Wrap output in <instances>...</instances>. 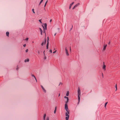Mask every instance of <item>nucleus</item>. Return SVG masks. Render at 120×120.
<instances>
[{"label":"nucleus","mask_w":120,"mask_h":120,"mask_svg":"<svg viewBox=\"0 0 120 120\" xmlns=\"http://www.w3.org/2000/svg\"><path fill=\"white\" fill-rule=\"evenodd\" d=\"M78 99L79 100V102L78 103H79V102L80 101V96L81 95V91L80 90V88L79 87H78Z\"/></svg>","instance_id":"f257e3e1"},{"label":"nucleus","mask_w":120,"mask_h":120,"mask_svg":"<svg viewBox=\"0 0 120 120\" xmlns=\"http://www.w3.org/2000/svg\"><path fill=\"white\" fill-rule=\"evenodd\" d=\"M65 50L66 53V55L68 56H69V54L68 52V49L66 47L65 48Z\"/></svg>","instance_id":"f03ea898"},{"label":"nucleus","mask_w":120,"mask_h":120,"mask_svg":"<svg viewBox=\"0 0 120 120\" xmlns=\"http://www.w3.org/2000/svg\"><path fill=\"white\" fill-rule=\"evenodd\" d=\"M49 39L48 37V40H47V44L46 45V48L47 49H48V46L49 45Z\"/></svg>","instance_id":"7ed1b4c3"},{"label":"nucleus","mask_w":120,"mask_h":120,"mask_svg":"<svg viewBox=\"0 0 120 120\" xmlns=\"http://www.w3.org/2000/svg\"><path fill=\"white\" fill-rule=\"evenodd\" d=\"M103 69L104 70V71L105 70V67L106 66L104 64V63H103Z\"/></svg>","instance_id":"20e7f679"},{"label":"nucleus","mask_w":120,"mask_h":120,"mask_svg":"<svg viewBox=\"0 0 120 120\" xmlns=\"http://www.w3.org/2000/svg\"><path fill=\"white\" fill-rule=\"evenodd\" d=\"M46 39H45V41L44 42H43L42 43H41V45L42 46H43V45L44 44H45L46 43Z\"/></svg>","instance_id":"39448f33"},{"label":"nucleus","mask_w":120,"mask_h":120,"mask_svg":"<svg viewBox=\"0 0 120 120\" xmlns=\"http://www.w3.org/2000/svg\"><path fill=\"white\" fill-rule=\"evenodd\" d=\"M107 46V45H104V48L103 49V50H105V49L106 47Z\"/></svg>","instance_id":"423d86ee"},{"label":"nucleus","mask_w":120,"mask_h":120,"mask_svg":"<svg viewBox=\"0 0 120 120\" xmlns=\"http://www.w3.org/2000/svg\"><path fill=\"white\" fill-rule=\"evenodd\" d=\"M39 30H40V32L41 33V35H42V32H43L42 30V29H41L40 28H39Z\"/></svg>","instance_id":"0eeeda50"},{"label":"nucleus","mask_w":120,"mask_h":120,"mask_svg":"<svg viewBox=\"0 0 120 120\" xmlns=\"http://www.w3.org/2000/svg\"><path fill=\"white\" fill-rule=\"evenodd\" d=\"M68 108V105L66 104H65V109Z\"/></svg>","instance_id":"6e6552de"},{"label":"nucleus","mask_w":120,"mask_h":120,"mask_svg":"<svg viewBox=\"0 0 120 120\" xmlns=\"http://www.w3.org/2000/svg\"><path fill=\"white\" fill-rule=\"evenodd\" d=\"M74 3V2H73L71 4H70V6H69V9H70L71 8L72 5Z\"/></svg>","instance_id":"1a4fd4ad"},{"label":"nucleus","mask_w":120,"mask_h":120,"mask_svg":"<svg viewBox=\"0 0 120 120\" xmlns=\"http://www.w3.org/2000/svg\"><path fill=\"white\" fill-rule=\"evenodd\" d=\"M69 114V112H66L65 113V115L66 116H69V115H68Z\"/></svg>","instance_id":"9d476101"},{"label":"nucleus","mask_w":120,"mask_h":120,"mask_svg":"<svg viewBox=\"0 0 120 120\" xmlns=\"http://www.w3.org/2000/svg\"><path fill=\"white\" fill-rule=\"evenodd\" d=\"M80 4L79 3H78L76 4L75 5V7L76 8L78 6H79V5Z\"/></svg>","instance_id":"9b49d317"},{"label":"nucleus","mask_w":120,"mask_h":120,"mask_svg":"<svg viewBox=\"0 0 120 120\" xmlns=\"http://www.w3.org/2000/svg\"><path fill=\"white\" fill-rule=\"evenodd\" d=\"M44 26L45 27V30H46L47 29V24L46 23H45L44 24Z\"/></svg>","instance_id":"f8f14e48"},{"label":"nucleus","mask_w":120,"mask_h":120,"mask_svg":"<svg viewBox=\"0 0 120 120\" xmlns=\"http://www.w3.org/2000/svg\"><path fill=\"white\" fill-rule=\"evenodd\" d=\"M69 91H67V94H66V96H68L69 94Z\"/></svg>","instance_id":"ddd939ff"},{"label":"nucleus","mask_w":120,"mask_h":120,"mask_svg":"<svg viewBox=\"0 0 120 120\" xmlns=\"http://www.w3.org/2000/svg\"><path fill=\"white\" fill-rule=\"evenodd\" d=\"M46 116V114H45L43 116V120H45V118Z\"/></svg>","instance_id":"4468645a"},{"label":"nucleus","mask_w":120,"mask_h":120,"mask_svg":"<svg viewBox=\"0 0 120 120\" xmlns=\"http://www.w3.org/2000/svg\"><path fill=\"white\" fill-rule=\"evenodd\" d=\"M29 61V59H26L25 61H24L25 62H28Z\"/></svg>","instance_id":"2eb2a0df"},{"label":"nucleus","mask_w":120,"mask_h":120,"mask_svg":"<svg viewBox=\"0 0 120 120\" xmlns=\"http://www.w3.org/2000/svg\"><path fill=\"white\" fill-rule=\"evenodd\" d=\"M108 103V102H106L105 103V106H104V107L105 108V109H106V105H107V104Z\"/></svg>","instance_id":"dca6fc26"},{"label":"nucleus","mask_w":120,"mask_h":120,"mask_svg":"<svg viewBox=\"0 0 120 120\" xmlns=\"http://www.w3.org/2000/svg\"><path fill=\"white\" fill-rule=\"evenodd\" d=\"M6 35H7V36H9V32H6Z\"/></svg>","instance_id":"f3484780"},{"label":"nucleus","mask_w":120,"mask_h":120,"mask_svg":"<svg viewBox=\"0 0 120 120\" xmlns=\"http://www.w3.org/2000/svg\"><path fill=\"white\" fill-rule=\"evenodd\" d=\"M65 109L66 110L67 112H69V110L68 109V108L67 109Z\"/></svg>","instance_id":"a211bd4d"},{"label":"nucleus","mask_w":120,"mask_h":120,"mask_svg":"<svg viewBox=\"0 0 120 120\" xmlns=\"http://www.w3.org/2000/svg\"><path fill=\"white\" fill-rule=\"evenodd\" d=\"M69 116H66V117L65 119L66 120H68V119L69 118Z\"/></svg>","instance_id":"6ab92c4d"},{"label":"nucleus","mask_w":120,"mask_h":120,"mask_svg":"<svg viewBox=\"0 0 120 120\" xmlns=\"http://www.w3.org/2000/svg\"><path fill=\"white\" fill-rule=\"evenodd\" d=\"M56 107L55 108V110L54 111V113H56Z\"/></svg>","instance_id":"aec40b11"},{"label":"nucleus","mask_w":120,"mask_h":120,"mask_svg":"<svg viewBox=\"0 0 120 120\" xmlns=\"http://www.w3.org/2000/svg\"><path fill=\"white\" fill-rule=\"evenodd\" d=\"M43 90L44 92L45 93L46 92V90L45 89V88H44L42 89Z\"/></svg>","instance_id":"412c9836"},{"label":"nucleus","mask_w":120,"mask_h":120,"mask_svg":"<svg viewBox=\"0 0 120 120\" xmlns=\"http://www.w3.org/2000/svg\"><path fill=\"white\" fill-rule=\"evenodd\" d=\"M32 11H33V12L34 14H35V12L34 11V9H32Z\"/></svg>","instance_id":"4be33fe9"},{"label":"nucleus","mask_w":120,"mask_h":120,"mask_svg":"<svg viewBox=\"0 0 120 120\" xmlns=\"http://www.w3.org/2000/svg\"><path fill=\"white\" fill-rule=\"evenodd\" d=\"M48 0H47L46 1V3H45V5H44V7H45L46 6V5L47 3L48 2Z\"/></svg>","instance_id":"5701e85b"},{"label":"nucleus","mask_w":120,"mask_h":120,"mask_svg":"<svg viewBox=\"0 0 120 120\" xmlns=\"http://www.w3.org/2000/svg\"><path fill=\"white\" fill-rule=\"evenodd\" d=\"M64 98H66L67 100V99L69 100L68 98V97H67L66 96H64Z\"/></svg>","instance_id":"b1692460"},{"label":"nucleus","mask_w":120,"mask_h":120,"mask_svg":"<svg viewBox=\"0 0 120 120\" xmlns=\"http://www.w3.org/2000/svg\"><path fill=\"white\" fill-rule=\"evenodd\" d=\"M115 88H116V91L117 89V85L116 84V86H115Z\"/></svg>","instance_id":"393cba45"},{"label":"nucleus","mask_w":120,"mask_h":120,"mask_svg":"<svg viewBox=\"0 0 120 120\" xmlns=\"http://www.w3.org/2000/svg\"><path fill=\"white\" fill-rule=\"evenodd\" d=\"M69 100L67 99V101H66L65 102V104H66L68 102Z\"/></svg>","instance_id":"a878e982"},{"label":"nucleus","mask_w":120,"mask_h":120,"mask_svg":"<svg viewBox=\"0 0 120 120\" xmlns=\"http://www.w3.org/2000/svg\"><path fill=\"white\" fill-rule=\"evenodd\" d=\"M69 100L67 99V101H66L65 102V104H66L68 102Z\"/></svg>","instance_id":"bb28decb"},{"label":"nucleus","mask_w":120,"mask_h":120,"mask_svg":"<svg viewBox=\"0 0 120 120\" xmlns=\"http://www.w3.org/2000/svg\"><path fill=\"white\" fill-rule=\"evenodd\" d=\"M43 27L44 28V32H43L44 33H45V28L44 27V26H43Z\"/></svg>","instance_id":"cd10ccee"},{"label":"nucleus","mask_w":120,"mask_h":120,"mask_svg":"<svg viewBox=\"0 0 120 120\" xmlns=\"http://www.w3.org/2000/svg\"><path fill=\"white\" fill-rule=\"evenodd\" d=\"M62 83L61 82H60L59 86H60V85H62Z\"/></svg>","instance_id":"c85d7f7f"},{"label":"nucleus","mask_w":120,"mask_h":120,"mask_svg":"<svg viewBox=\"0 0 120 120\" xmlns=\"http://www.w3.org/2000/svg\"><path fill=\"white\" fill-rule=\"evenodd\" d=\"M28 39H29V38H26V39H25V40H26V41H27V40H28Z\"/></svg>","instance_id":"c756f323"},{"label":"nucleus","mask_w":120,"mask_h":120,"mask_svg":"<svg viewBox=\"0 0 120 120\" xmlns=\"http://www.w3.org/2000/svg\"><path fill=\"white\" fill-rule=\"evenodd\" d=\"M31 75L32 76L34 77V78H36L34 75Z\"/></svg>","instance_id":"7c9ffc66"},{"label":"nucleus","mask_w":120,"mask_h":120,"mask_svg":"<svg viewBox=\"0 0 120 120\" xmlns=\"http://www.w3.org/2000/svg\"><path fill=\"white\" fill-rule=\"evenodd\" d=\"M44 56V59L45 60L46 59V56Z\"/></svg>","instance_id":"2f4dec72"},{"label":"nucleus","mask_w":120,"mask_h":120,"mask_svg":"<svg viewBox=\"0 0 120 120\" xmlns=\"http://www.w3.org/2000/svg\"><path fill=\"white\" fill-rule=\"evenodd\" d=\"M28 51V49H27L26 50V52H27Z\"/></svg>","instance_id":"473e14b6"},{"label":"nucleus","mask_w":120,"mask_h":120,"mask_svg":"<svg viewBox=\"0 0 120 120\" xmlns=\"http://www.w3.org/2000/svg\"><path fill=\"white\" fill-rule=\"evenodd\" d=\"M26 46V44H24L23 45V46L24 47H25Z\"/></svg>","instance_id":"72a5a7b5"},{"label":"nucleus","mask_w":120,"mask_h":120,"mask_svg":"<svg viewBox=\"0 0 120 120\" xmlns=\"http://www.w3.org/2000/svg\"><path fill=\"white\" fill-rule=\"evenodd\" d=\"M56 50H55V51H54V52H53V53H55L56 52Z\"/></svg>","instance_id":"f704fd0d"},{"label":"nucleus","mask_w":120,"mask_h":120,"mask_svg":"<svg viewBox=\"0 0 120 120\" xmlns=\"http://www.w3.org/2000/svg\"><path fill=\"white\" fill-rule=\"evenodd\" d=\"M49 52H51V53H52V51L51 50H49Z\"/></svg>","instance_id":"c9c22d12"},{"label":"nucleus","mask_w":120,"mask_h":120,"mask_svg":"<svg viewBox=\"0 0 120 120\" xmlns=\"http://www.w3.org/2000/svg\"><path fill=\"white\" fill-rule=\"evenodd\" d=\"M38 54H40V52H39V50H38Z\"/></svg>","instance_id":"e433bc0d"},{"label":"nucleus","mask_w":120,"mask_h":120,"mask_svg":"<svg viewBox=\"0 0 120 120\" xmlns=\"http://www.w3.org/2000/svg\"><path fill=\"white\" fill-rule=\"evenodd\" d=\"M39 22H40L41 23V20H39Z\"/></svg>","instance_id":"4c0bfd02"},{"label":"nucleus","mask_w":120,"mask_h":120,"mask_svg":"<svg viewBox=\"0 0 120 120\" xmlns=\"http://www.w3.org/2000/svg\"><path fill=\"white\" fill-rule=\"evenodd\" d=\"M56 33H55L54 34V36H56Z\"/></svg>","instance_id":"58836bf2"},{"label":"nucleus","mask_w":120,"mask_h":120,"mask_svg":"<svg viewBox=\"0 0 120 120\" xmlns=\"http://www.w3.org/2000/svg\"><path fill=\"white\" fill-rule=\"evenodd\" d=\"M41 86L42 88V89L44 88V87H43V86H42V85H41Z\"/></svg>","instance_id":"ea45409f"},{"label":"nucleus","mask_w":120,"mask_h":120,"mask_svg":"<svg viewBox=\"0 0 120 120\" xmlns=\"http://www.w3.org/2000/svg\"><path fill=\"white\" fill-rule=\"evenodd\" d=\"M45 51H44L43 52L44 56H45Z\"/></svg>","instance_id":"a19ab883"},{"label":"nucleus","mask_w":120,"mask_h":120,"mask_svg":"<svg viewBox=\"0 0 120 120\" xmlns=\"http://www.w3.org/2000/svg\"><path fill=\"white\" fill-rule=\"evenodd\" d=\"M76 7H75V6H74V7L73 8V9H74Z\"/></svg>","instance_id":"79ce46f5"},{"label":"nucleus","mask_w":120,"mask_h":120,"mask_svg":"<svg viewBox=\"0 0 120 120\" xmlns=\"http://www.w3.org/2000/svg\"><path fill=\"white\" fill-rule=\"evenodd\" d=\"M34 78L35 79V80H36V82H37V79H36V78Z\"/></svg>","instance_id":"37998d69"},{"label":"nucleus","mask_w":120,"mask_h":120,"mask_svg":"<svg viewBox=\"0 0 120 120\" xmlns=\"http://www.w3.org/2000/svg\"><path fill=\"white\" fill-rule=\"evenodd\" d=\"M52 21V19H51L50 20V22H51Z\"/></svg>","instance_id":"c03bdc74"},{"label":"nucleus","mask_w":120,"mask_h":120,"mask_svg":"<svg viewBox=\"0 0 120 120\" xmlns=\"http://www.w3.org/2000/svg\"><path fill=\"white\" fill-rule=\"evenodd\" d=\"M43 0H41L40 2H42L43 1Z\"/></svg>","instance_id":"a18cd8bd"},{"label":"nucleus","mask_w":120,"mask_h":120,"mask_svg":"<svg viewBox=\"0 0 120 120\" xmlns=\"http://www.w3.org/2000/svg\"><path fill=\"white\" fill-rule=\"evenodd\" d=\"M70 52L71 51V48L70 47Z\"/></svg>","instance_id":"49530a36"},{"label":"nucleus","mask_w":120,"mask_h":120,"mask_svg":"<svg viewBox=\"0 0 120 120\" xmlns=\"http://www.w3.org/2000/svg\"><path fill=\"white\" fill-rule=\"evenodd\" d=\"M110 44V41L108 43V44L109 45Z\"/></svg>","instance_id":"de8ad7c7"},{"label":"nucleus","mask_w":120,"mask_h":120,"mask_svg":"<svg viewBox=\"0 0 120 120\" xmlns=\"http://www.w3.org/2000/svg\"><path fill=\"white\" fill-rule=\"evenodd\" d=\"M72 27H73V26H72V28H71V30L72 28Z\"/></svg>","instance_id":"09e8293b"},{"label":"nucleus","mask_w":120,"mask_h":120,"mask_svg":"<svg viewBox=\"0 0 120 120\" xmlns=\"http://www.w3.org/2000/svg\"><path fill=\"white\" fill-rule=\"evenodd\" d=\"M60 95V94L59 95V96Z\"/></svg>","instance_id":"8fccbe9b"},{"label":"nucleus","mask_w":120,"mask_h":120,"mask_svg":"<svg viewBox=\"0 0 120 120\" xmlns=\"http://www.w3.org/2000/svg\"><path fill=\"white\" fill-rule=\"evenodd\" d=\"M41 4L40 3H39V5H40V4Z\"/></svg>","instance_id":"3c124183"},{"label":"nucleus","mask_w":120,"mask_h":120,"mask_svg":"<svg viewBox=\"0 0 120 120\" xmlns=\"http://www.w3.org/2000/svg\"><path fill=\"white\" fill-rule=\"evenodd\" d=\"M102 76L103 77V73H102Z\"/></svg>","instance_id":"603ef678"},{"label":"nucleus","mask_w":120,"mask_h":120,"mask_svg":"<svg viewBox=\"0 0 120 120\" xmlns=\"http://www.w3.org/2000/svg\"><path fill=\"white\" fill-rule=\"evenodd\" d=\"M42 2H40V3L41 4V3Z\"/></svg>","instance_id":"864d4df0"},{"label":"nucleus","mask_w":120,"mask_h":120,"mask_svg":"<svg viewBox=\"0 0 120 120\" xmlns=\"http://www.w3.org/2000/svg\"><path fill=\"white\" fill-rule=\"evenodd\" d=\"M58 30H59V29H59V28H58Z\"/></svg>","instance_id":"5fc2aeb1"},{"label":"nucleus","mask_w":120,"mask_h":120,"mask_svg":"<svg viewBox=\"0 0 120 120\" xmlns=\"http://www.w3.org/2000/svg\"><path fill=\"white\" fill-rule=\"evenodd\" d=\"M32 42L33 43H34V42L33 41H32Z\"/></svg>","instance_id":"6e6d98bb"}]
</instances>
